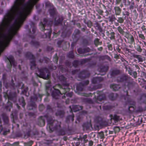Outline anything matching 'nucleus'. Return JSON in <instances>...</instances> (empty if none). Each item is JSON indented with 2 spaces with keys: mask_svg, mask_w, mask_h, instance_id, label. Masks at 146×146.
<instances>
[{
  "mask_svg": "<svg viewBox=\"0 0 146 146\" xmlns=\"http://www.w3.org/2000/svg\"><path fill=\"white\" fill-rule=\"evenodd\" d=\"M119 73V71L117 70H113L111 72V74L113 76L117 75Z\"/></svg>",
  "mask_w": 146,
  "mask_h": 146,
  "instance_id": "26",
  "label": "nucleus"
},
{
  "mask_svg": "<svg viewBox=\"0 0 146 146\" xmlns=\"http://www.w3.org/2000/svg\"><path fill=\"white\" fill-rule=\"evenodd\" d=\"M29 106H31L32 107H35L36 105L35 103L31 101L29 104Z\"/></svg>",
  "mask_w": 146,
  "mask_h": 146,
  "instance_id": "31",
  "label": "nucleus"
},
{
  "mask_svg": "<svg viewBox=\"0 0 146 146\" xmlns=\"http://www.w3.org/2000/svg\"><path fill=\"white\" fill-rule=\"evenodd\" d=\"M117 21L119 23H121L123 22L124 20L122 17H119L118 19L117 20Z\"/></svg>",
  "mask_w": 146,
  "mask_h": 146,
  "instance_id": "30",
  "label": "nucleus"
},
{
  "mask_svg": "<svg viewBox=\"0 0 146 146\" xmlns=\"http://www.w3.org/2000/svg\"><path fill=\"white\" fill-rule=\"evenodd\" d=\"M93 142L92 141H90L89 142V145L91 146L93 144Z\"/></svg>",
  "mask_w": 146,
  "mask_h": 146,
  "instance_id": "40",
  "label": "nucleus"
},
{
  "mask_svg": "<svg viewBox=\"0 0 146 146\" xmlns=\"http://www.w3.org/2000/svg\"><path fill=\"white\" fill-rule=\"evenodd\" d=\"M140 100L141 102H142L145 103H146V95H142L141 96Z\"/></svg>",
  "mask_w": 146,
  "mask_h": 146,
  "instance_id": "20",
  "label": "nucleus"
},
{
  "mask_svg": "<svg viewBox=\"0 0 146 146\" xmlns=\"http://www.w3.org/2000/svg\"><path fill=\"white\" fill-rule=\"evenodd\" d=\"M115 129L117 131H119L120 130L119 128L118 127H115Z\"/></svg>",
  "mask_w": 146,
  "mask_h": 146,
  "instance_id": "43",
  "label": "nucleus"
},
{
  "mask_svg": "<svg viewBox=\"0 0 146 146\" xmlns=\"http://www.w3.org/2000/svg\"><path fill=\"white\" fill-rule=\"evenodd\" d=\"M97 146H102V145H101L99 144Z\"/></svg>",
  "mask_w": 146,
  "mask_h": 146,
  "instance_id": "60",
  "label": "nucleus"
},
{
  "mask_svg": "<svg viewBox=\"0 0 146 146\" xmlns=\"http://www.w3.org/2000/svg\"><path fill=\"white\" fill-rule=\"evenodd\" d=\"M65 134V132L64 131L62 132V133L61 134V135H64Z\"/></svg>",
  "mask_w": 146,
  "mask_h": 146,
  "instance_id": "53",
  "label": "nucleus"
},
{
  "mask_svg": "<svg viewBox=\"0 0 146 146\" xmlns=\"http://www.w3.org/2000/svg\"><path fill=\"white\" fill-rule=\"evenodd\" d=\"M127 79V77L126 76H124L121 77H118L117 78V80L118 82H123L125 81Z\"/></svg>",
  "mask_w": 146,
  "mask_h": 146,
  "instance_id": "13",
  "label": "nucleus"
},
{
  "mask_svg": "<svg viewBox=\"0 0 146 146\" xmlns=\"http://www.w3.org/2000/svg\"><path fill=\"white\" fill-rule=\"evenodd\" d=\"M49 11L51 15H53L54 13V10L53 9V7L51 8L49 10Z\"/></svg>",
  "mask_w": 146,
  "mask_h": 146,
  "instance_id": "27",
  "label": "nucleus"
},
{
  "mask_svg": "<svg viewBox=\"0 0 146 146\" xmlns=\"http://www.w3.org/2000/svg\"><path fill=\"white\" fill-rule=\"evenodd\" d=\"M7 58L11 64L10 65H9L8 66L9 68H10L11 67L12 65L14 66L17 65V63L15 61L13 57L12 56H9Z\"/></svg>",
  "mask_w": 146,
  "mask_h": 146,
  "instance_id": "2",
  "label": "nucleus"
},
{
  "mask_svg": "<svg viewBox=\"0 0 146 146\" xmlns=\"http://www.w3.org/2000/svg\"><path fill=\"white\" fill-rule=\"evenodd\" d=\"M48 121V123L49 124V127L50 129L52 128V126L54 125V124H56V121Z\"/></svg>",
  "mask_w": 146,
  "mask_h": 146,
  "instance_id": "17",
  "label": "nucleus"
},
{
  "mask_svg": "<svg viewBox=\"0 0 146 146\" xmlns=\"http://www.w3.org/2000/svg\"><path fill=\"white\" fill-rule=\"evenodd\" d=\"M3 121L6 123H8L9 122V119L8 117L7 116H4L3 117Z\"/></svg>",
  "mask_w": 146,
  "mask_h": 146,
  "instance_id": "28",
  "label": "nucleus"
},
{
  "mask_svg": "<svg viewBox=\"0 0 146 146\" xmlns=\"http://www.w3.org/2000/svg\"><path fill=\"white\" fill-rule=\"evenodd\" d=\"M115 13L116 15H119L121 12V9L118 6H115L114 8Z\"/></svg>",
  "mask_w": 146,
  "mask_h": 146,
  "instance_id": "8",
  "label": "nucleus"
},
{
  "mask_svg": "<svg viewBox=\"0 0 146 146\" xmlns=\"http://www.w3.org/2000/svg\"><path fill=\"white\" fill-rule=\"evenodd\" d=\"M27 55L29 57H31V58L33 57V56L30 52L27 53Z\"/></svg>",
  "mask_w": 146,
  "mask_h": 146,
  "instance_id": "38",
  "label": "nucleus"
},
{
  "mask_svg": "<svg viewBox=\"0 0 146 146\" xmlns=\"http://www.w3.org/2000/svg\"><path fill=\"white\" fill-rule=\"evenodd\" d=\"M103 48L102 47H101L98 48V50L100 51L102 50Z\"/></svg>",
  "mask_w": 146,
  "mask_h": 146,
  "instance_id": "48",
  "label": "nucleus"
},
{
  "mask_svg": "<svg viewBox=\"0 0 146 146\" xmlns=\"http://www.w3.org/2000/svg\"><path fill=\"white\" fill-rule=\"evenodd\" d=\"M103 13V11L101 10H100V14L102 13Z\"/></svg>",
  "mask_w": 146,
  "mask_h": 146,
  "instance_id": "54",
  "label": "nucleus"
},
{
  "mask_svg": "<svg viewBox=\"0 0 146 146\" xmlns=\"http://www.w3.org/2000/svg\"><path fill=\"white\" fill-rule=\"evenodd\" d=\"M135 49L137 50V51L139 52H141L142 51V49L141 48L139 44L137 45L136 46H135Z\"/></svg>",
  "mask_w": 146,
  "mask_h": 146,
  "instance_id": "24",
  "label": "nucleus"
},
{
  "mask_svg": "<svg viewBox=\"0 0 146 146\" xmlns=\"http://www.w3.org/2000/svg\"><path fill=\"white\" fill-rule=\"evenodd\" d=\"M103 80V79L100 77L94 78L92 80L93 83H95L97 82L98 81H101Z\"/></svg>",
  "mask_w": 146,
  "mask_h": 146,
  "instance_id": "15",
  "label": "nucleus"
},
{
  "mask_svg": "<svg viewBox=\"0 0 146 146\" xmlns=\"http://www.w3.org/2000/svg\"><path fill=\"white\" fill-rule=\"evenodd\" d=\"M116 50H117V51L118 52H119V53L121 51V49L119 48H116Z\"/></svg>",
  "mask_w": 146,
  "mask_h": 146,
  "instance_id": "44",
  "label": "nucleus"
},
{
  "mask_svg": "<svg viewBox=\"0 0 146 146\" xmlns=\"http://www.w3.org/2000/svg\"><path fill=\"white\" fill-rule=\"evenodd\" d=\"M131 106H130L129 107V108H128V109H129V110L130 111H133V110L131 109V110L130 109L131 108Z\"/></svg>",
  "mask_w": 146,
  "mask_h": 146,
  "instance_id": "50",
  "label": "nucleus"
},
{
  "mask_svg": "<svg viewBox=\"0 0 146 146\" xmlns=\"http://www.w3.org/2000/svg\"><path fill=\"white\" fill-rule=\"evenodd\" d=\"M29 109H33V108H29Z\"/></svg>",
  "mask_w": 146,
  "mask_h": 146,
  "instance_id": "61",
  "label": "nucleus"
},
{
  "mask_svg": "<svg viewBox=\"0 0 146 146\" xmlns=\"http://www.w3.org/2000/svg\"><path fill=\"white\" fill-rule=\"evenodd\" d=\"M31 28L32 29V31L33 33H35L36 31V27L35 25L33 23H31Z\"/></svg>",
  "mask_w": 146,
  "mask_h": 146,
  "instance_id": "18",
  "label": "nucleus"
},
{
  "mask_svg": "<svg viewBox=\"0 0 146 146\" xmlns=\"http://www.w3.org/2000/svg\"><path fill=\"white\" fill-rule=\"evenodd\" d=\"M139 37L143 40H145V38L144 35L141 34H139Z\"/></svg>",
  "mask_w": 146,
  "mask_h": 146,
  "instance_id": "35",
  "label": "nucleus"
},
{
  "mask_svg": "<svg viewBox=\"0 0 146 146\" xmlns=\"http://www.w3.org/2000/svg\"><path fill=\"white\" fill-rule=\"evenodd\" d=\"M58 125H56L54 127V129H56L58 130L60 128V123H58Z\"/></svg>",
  "mask_w": 146,
  "mask_h": 146,
  "instance_id": "29",
  "label": "nucleus"
},
{
  "mask_svg": "<svg viewBox=\"0 0 146 146\" xmlns=\"http://www.w3.org/2000/svg\"><path fill=\"white\" fill-rule=\"evenodd\" d=\"M37 123L38 125L41 126H42L44 125L45 121L44 119L40 117L39 118L38 120Z\"/></svg>",
  "mask_w": 146,
  "mask_h": 146,
  "instance_id": "9",
  "label": "nucleus"
},
{
  "mask_svg": "<svg viewBox=\"0 0 146 146\" xmlns=\"http://www.w3.org/2000/svg\"><path fill=\"white\" fill-rule=\"evenodd\" d=\"M121 1V0H116V4L117 5L119 4Z\"/></svg>",
  "mask_w": 146,
  "mask_h": 146,
  "instance_id": "41",
  "label": "nucleus"
},
{
  "mask_svg": "<svg viewBox=\"0 0 146 146\" xmlns=\"http://www.w3.org/2000/svg\"><path fill=\"white\" fill-rule=\"evenodd\" d=\"M112 118L116 121H117L120 119L119 116L116 115H114L112 116Z\"/></svg>",
  "mask_w": 146,
  "mask_h": 146,
  "instance_id": "23",
  "label": "nucleus"
},
{
  "mask_svg": "<svg viewBox=\"0 0 146 146\" xmlns=\"http://www.w3.org/2000/svg\"><path fill=\"white\" fill-rule=\"evenodd\" d=\"M117 30L120 33L122 34L123 33V31L120 26H119L117 27Z\"/></svg>",
  "mask_w": 146,
  "mask_h": 146,
  "instance_id": "32",
  "label": "nucleus"
},
{
  "mask_svg": "<svg viewBox=\"0 0 146 146\" xmlns=\"http://www.w3.org/2000/svg\"><path fill=\"white\" fill-rule=\"evenodd\" d=\"M105 99V96L104 94H102L100 95L97 98V102L99 103L98 101H101L102 100H104Z\"/></svg>",
  "mask_w": 146,
  "mask_h": 146,
  "instance_id": "14",
  "label": "nucleus"
},
{
  "mask_svg": "<svg viewBox=\"0 0 146 146\" xmlns=\"http://www.w3.org/2000/svg\"><path fill=\"white\" fill-rule=\"evenodd\" d=\"M40 74V77L45 79H48L50 75L49 70L46 68L41 70Z\"/></svg>",
  "mask_w": 146,
  "mask_h": 146,
  "instance_id": "1",
  "label": "nucleus"
},
{
  "mask_svg": "<svg viewBox=\"0 0 146 146\" xmlns=\"http://www.w3.org/2000/svg\"><path fill=\"white\" fill-rule=\"evenodd\" d=\"M99 39L98 38L95 39L94 41V43L95 44L96 46H97L98 45H100L101 44V42L99 41Z\"/></svg>",
  "mask_w": 146,
  "mask_h": 146,
  "instance_id": "22",
  "label": "nucleus"
},
{
  "mask_svg": "<svg viewBox=\"0 0 146 146\" xmlns=\"http://www.w3.org/2000/svg\"><path fill=\"white\" fill-rule=\"evenodd\" d=\"M123 4H122V3H121V4L120 5V7H123Z\"/></svg>",
  "mask_w": 146,
  "mask_h": 146,
  "instance_id": "57",
  "label": "nucleus"
},
{
  "mask_svg": "<svg viewBox=\"0 0 146 146\" xmlns=\"http://www.w3.org/2000/svg\"><path fill=\"white\" fill-rule=\"evenodd\" d=\"M114 33L113 32H111L110 33L111 36L110 37V38L111 39H114L115 38Z\"/></svg>",
  "mask_w": 146,
  "mask_h": 146,
  "instance_id": "34",
  "label": "nucleus"
},
{
  "mask_svg": "<svg viewBox=\"0 0 146 146\" xmlns=\"http://www.w3.org/2000/svg\"><path fill=\"white\" fill-rule=\"evenodd\" d=\"M116 95L115 94H114L113 93L110 94L109 96V98L112 100H115L116 98Z\"/></svg>",
  "mask_w": 146,
  "mask_h": 146,
  "instance_id": "19",
  "label": "nucleus"
},
{
  "mask_svg": "<svg viewBox=\"0 0 146 146\" xmlns=\"http://www.w3.org/2000/svg\"><path fill=\"white\" fill-rule=\"evenodd\" d=\"M75 31H76L78 33H79V31L78 29H76Z\"/></svg>",
  "mask_w": 146,
  "mask_h": 146,
  "instance_id": "55",
  "label": "nucleus"
},
{
  "mask_svg": "<svg viewBox=\"0 0 146 146\" xmlns=\"http://www.w3.org/2000/svg\"><path fill=\"white\" fill-rule=\"evenodd\" d=\"M56 67H55V66H54V69H56Z\"/></svg>",
  "mask_w": 146,
  "mask_h": 146,
  "instance_id": "63",
  "label": "nucleus"
},
{
  "mask_svg": "<svg viewBox=\"0 0 146 146\" xmlns=\"http://www.w3.org/2000/svg\"><path fill=\"white\" fill-rule=\"evenodd\" d=\"M89 83V81L88 80H87L85 82H84V83H80L78 86L77 87V89L79 91H82L83 90V88L82 87H83L85 85H87Z\"/></svg>",
  "mask_w": 146,
  "mask_h": 146,
  "instance_id": "4",
  "label": "nucleus"
},
{
  "mask_svg": "<svg viewBox=\"0 0 146 146\" xmlns=\"http://www.w3.org/2000/svg\"><path fill=\"white\" fill-rule=\"evenodd\" d=\"M141 28L143 31L145 30L146 29L145 28V26L144 25H143L142 27Z\"/></svg>",
  "mask_w": 146,
  "mask_h": 146,
  "instance_id": "46",
  "label": "nucleus"
},
{
  "mask_svg": "<svg viewBox=\"0 0 146 146\" xmlns=\"http://www.w3.org/2000/svg\"><path fill=\"white\" fill-rule=\"evenodd\" d=\"M98 137H100L101 139L103 138L104 137V133L102 131L98 133Z\"/></svg>",
  "mask_w": 146,
  "mask_h": 146,
  "instance_id": "25",
  "label": "nucleus"
},
{
  "mask_svg": "<svg viewBox=\"0 0 146 146\" xmlns=\"http://www.w3.org/2000/svg\"><path fill=\"white\" fill-rule=\"evenodd\" d=\"M114 19H115V20H116V18H115V17H114Z\"/></svg>",
  "mask_w": 146,
  "mask_h": 146,
  "instance_id": "64",
  "label": "nucleus"
},
{
  "mask_svg": "<svg viewBox=\"0 0 146 146\" xmlns=\"http://www.w3.org/2000/svg\"><path fill=\"white\" fill-rule=\"evenodd\" d=\"M54 59L55 60V62L56 63H57L58 62V57L57 56H56V57L54 58Z\"/></svg>",
  "mask_w": 146,
  "mask_h": 146,
  "instance_id": "45",
  "label": "nucleus"
},
{
  "mask_svg": "<svg viewBox=\"0 0 146 146\" xmlns=\"http://www.w3.org/2000/svg\"><path fill=\"white\" fill-rule=\"evenodd\" d=\"M44 108V106L43 105H40L39 107V110L41 111Z\"/></svg>",
  "mask_w": 146,
  "mask_h": 146,
  "instance_id": "37",
  "label": "nucleus"
},
{
  "mask_svg": "<svg viewBox=\"0 0 146 146\" xmlns=\"http://www.w3.org/2000/svg\"><path fill=\"white\" fill-rule=\"evenodd\" d=\"M45 6L48 8H51L53 7V5L48 1H46L45 2Z\"/></svg>",
  "mask_w": 146,
  "mask_h": 146,
  "instance_id": "21",
  "label": "nucleus"
},
{
  "mask_svg": "<svg viewBox=\"0 0 146 146\" xmlns=\"http://www.w3.org/2000/svg\"><path fill=\"white\" fill-rule=\"evenodd\" d=\"M84 129L91 130L92 129V125L90 122H87L84 123L83 125Z\"/></svg>",
  "mask_w": 146,
  "mask_h": 146,
  "instance_id": "6",
  "label": "nucleus"
},
{
  "mask_svg": "<svg viewBox=\"0 0 146 146\" xmlns=\"http://www.w3.org/2000/svg\"><path fill=\"white\" fill-rule=\"evenodd\" d=\"M90 50V49L88 48H85L83 50L81 48H79L78 50V52L79 54H82L89 52Z\"/></svg>",
  "mask_w": 146,
  "mask_h": 146,
  "instance_id": "10",
  "label": "nucleus"
},
{
  "mask_svg": "<svg viewBox=\"0 0 146 146\" xmlns=\"http://www.w3.org/2000/svg\"><path fill=\"white\" fill-rule=\"evenodd\" d=\"M8 98L9 100H11V98L9 96H8Z\"/></svg>",
  "mask_w": 146,
  "mask_h": 146,
  "instance_id": "56",
  "label": "nucleus"
},
{
  "mask_svg": "<svg viewBox=\"0 0 146 146\" xmlns=\"http://www.w3.org/2000/svg\"><path fill=\"white\" fill-rule=\"evenodd\" d=\"M115 25L116 26H118V25H119V23H115Z\"/></svg>",
  "mask_w": 146,
  "mask_h": 146,
  "instance_id": "52",
  "label": "nucleus"
},
{
  "mask_svg": "<svg viewBox=\"0 0 146 146\" xmlns=\"http://www.w3.org/2000/svg\"><path fill=\"white\" fill-rule=\"evenodd\" d=\"M133 57L134 58H137L139 62H142L143 61V60L142 57L140 55L134 54L133 55Z\"/></svg>",
  "mask_w": 146,
  "mask_h": 146,
  "instance_id": "12",
  "label": "nucleus"
},
{
  "mask_svg": "<svg viewBox=\"0 0 146 146\" xmlns=\"http://www.w3.org/2000/svg\"><path fill=\"white\" fill-rule=\"evenodd\" d=\"M65 97V96H63L62 97V98H64Z\"/></svg>",
  "mask_w": 146,
  "mask_h": 146,
  "instance_id": "58",
  "label": "nucleus"
},
{
  "mask_svg": "<svg viewBox=\"0 0 146 146\" xmlns=\"http://www.w3.org/2000/svg\"><path fill=\"white\" fill-rule=\"evenodd\" d=\"M119 85L116 84H113L110 85V88L114 91H117L120 88Z\"/></svg>",
  "mask_w": 146,
  "mask_h": 146,
  "instance_id": "11",
  "label": "nucleus"
},
{
  "mask_svg": "<svg viewBox=\"0 0 146 146\" xmlns=\"http://www.w3.org/2000/svg\"><path fill=\"white\" fill-rule=\"evenodd\" d=\"M88 23L90 24V26L92 25L91 22L90 21H88Z\"/></svg>",
  "mask_w": 146,
  "mask_h": 146,
  "instance_id": "51",
  "label": "nucleus"
},
{
  "mask_svg": "<svg viewBox=\"0 0 146 146\" xmlns=\"http://www.w3.org/2000/svg\"><path fill=\"white\" fill-rule=\"evenodd\" d=\"M73 111L76 112L82 109V107L79 105H73L72 106Z\"/></svg>",
  "mask_w": 146,
  "mask_h": 146,
  "instance_id": "7",
  "label": "nucleus"
},
{
  "mask_svg": "<svg viewBox=\"0 0 146 146\" xmlns=\"http://www.w3.org/2000/svg\"><path fill=\"white\" fill-rule=\"evenodd\" d=\"M25 106V104H23V106Z\"/></svg>",
  "mask_w": 146,
  "mask_h": 146,
  "instance_id": "62",
  "label": "nucleus"
},
{
  "mask_svg": "<svg viewBox=\"0 0 146 146\" xmlns=\"http://www.w3.org/2000/svg\"><path fill=\"white\" fill-rule=\"evenodd\" d=\"M77 143L78 145H79L80 144V143L79 142H78Z\"/></svg>",
  "mask_w": 146,
  "mask_h": 146,
  "instance_id": "59",
  "label": "nucleus"
},
{
  "mask_svg": "<svg viewBox=\"0 0 146 146\" xmlns=\"http://www.w3.org/2000/svg\"><path fill=\"white\" fill-rule=\"evenodd\" d=\"M59 79L60 80H61L63 81H64L65 80V78L62 75L60 76L59 77Z\"/></svg>",
  "mask_w": 146,
  "mask_h": 146,
  "instance_id": "39",
  "label": "nucleus"
},
{
  "mask_svg": "<svg viewBox=\"0 0 146 146\" xmlns=\"http://www.w3.org/2000/svg\"><path fill=\"white\" fill-rule=\"evenodd\" d=\"M64 114V112L62 111H58L56 113V114L57 116L62 117Z\"/></svg>",
  "mask_w": 146,
  "mask_h": 146,
  "instance_id": "16",
  "label": "nucleus"
},
{
  "mask_svg": "<svg viewBox=\"0 0 146 146\" xmlns=\"http://www.w3.org/2000/svg\"><path fill=\"white\" fill-rule=\"evenodd\" d=\"M130 44H132L134 41V39L133 36H131L130 38Z\"/></svg>",
  "mask_w": 146,
  "mask_h": 146,
  "instance_id": "33",
  "label": "nucleus"
},
{
  "mask_svg": "<svg viewBox=\"0 0 146 146\" xmlns=\"http://www.w3.org/2000/svg\"><path fill=\"white\" fill-rule=\"evenodd\" d=\"M7 106H9L10 107H9V111H10L11 108L12 107V104L11 102L9 101L7 103Z\"/></svg>",
  "mask_w": 146,
  "mask_h": 146,
  "instance_id": "36",
  "label": "nucleus"
},
{
  "mask_svg": "<svg viewBox=\"0 0 146 146\" xmlns=\"http://www.w3.org/2000/svg\"><path fill=\"white\" fill-rule=\"evenodd\" d=\"M60 94H62L60 91L58 90H55L54 92H53L52 94V96L53 98L56 99L58 98Z\"/></svg>",
  "mask_w": 146,
  "mask_h": 146,
  "instance_id": "5",
  "label": "nucleus"
},
{
  "mask_svg": "<svg viewBox=\"0 0 146 146\" xmlns=\"http://www.w3.org/2000/svg\"><path fill=\"white\" fill-rule=\"evenodd\" d=\"M133 74L134 76V78H136L137 77V73L136 72H134L133 73Z\"/></svg>",
  "mask_w": 146,
  "mask_h": 146,
  "instance_id": "47",
  "label": "nucleus"
},
{
  "mask_svg": "<svg viewBox=\"0 0 146 146\" xmlns=\"http://www.w3.org/2000/svg\"><path fill=\"white\" fill-rule=\"evenodd\" d=\"M8 132V131H4L3 133V135H6L7 134Z\"/></svg>",
  "mask_w": 146,
  "mask_h": 146,
  "instance_id": "42",
  "label": "nucleus"
},
{
  "mask_svg": "<svg viewBox=\"0 0 146 146\" xmlns=\"http://www.w3.org/2000/svg\"><path fill=\"white\" fill-rule=\"evenodd\" d=\"M48 23V20L46 19H44L43 21L40 23L39 24V27L40 29L42 31H43L44 30V27L47 25Z\"/></svg>",
  "mask_w": 146,
  "mask_h": 146,
  "instance_id": "3",
  "label": "nucleus"
},
{
  "mask_svg": "<svg viewBox=\"0 0 146 146\" xmlns=\"http://www.w3.org/2000/svg\"><path fill=\"white\" fill-rule=\"evenodd\" d=\"M135 66L136 68H137L138 69H139V68L138 65H135Z\"/></svg>",
  "mask_w": 146,
  "mask_h": 146,
  "instance_id": "49",
  "label": "nucleus"
}]
</instances>
